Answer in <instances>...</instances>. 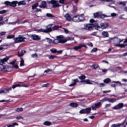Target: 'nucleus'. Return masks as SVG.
<instances>
[{
	"instance_id": "f257e3e1",
	"label": "nucleus",
	"mask_w": 127,
	"mask_h": 127,
	"mask_svg": "<svg viewBox=\"0 0 127 127\" xmlns=\"http://www.w3.org/2000/svg\"><path fill=\"white\" fill-rule=\"evenodd\" d=\"M9 58H10V57H6L3 59L0 60V70H1V71H8L7 69H8L9 67L3 64H4V62H6L7 61H8V59H9Z\"/></svg>"
},
{
	"instance_id": "f03ea898",
	"label": "nucleus",
	"mask_w": 127,
	"mask_h": 127,
	"mask_svg": "<svg viewBox=\"0 0 127 127\" xmlns=\"http://www.w3.org/2000/svg\"><path fill=\"white\" fill-rule=\"evenodd\" d=\"M53 24H50L47 26L46 29H41L37 30V32H44V33H48V32H51L52 31V26Z\"/></svg>"
},
{
	"instance_id": "7ed1b4c3",
	"label": "nucleus",
	"mask_w": 127,
	"mask_h": 127,
	"mask_svg": "<svg viewBox=\"0 0 127 127\" xmlns=\"http://www.w3.org/2000/svg\"><path fill=\"white\" fill-rule=\"evenodd\" d=\"M72 21L74 22H80L81 21H84L85 20V17L83 16L75 15L72 18Z\"/></svg>"
},
{
	"instance_id": "20e7f679",
	"label": "nucleus",
	"mask_w": 127,
	"mask_h": 127,
	"mask_svg": "<svg viewBox=\"0 0 127 127\" xmlns=\"http://www.w3.org/2000/svg\"><path fill=\"white\" fill-rule=\"evenodd\" d=\"M26 38L23 36L19 35L18 37L14 38L13 40L14 41V43H20L21 42H24V40H25Z\"/></svg>"
},
{
	"instance_id": "39448f33",
	"label": "nucleus",
	"mask_w": 127,
	"mask_h": 127,
	"mask_svg": "<svg viewBox=\"0 0 127 127\" xmlns=\"http://www.w3.org/2000/svg\"><path fill=\"white\" fill-rule=\"evenodd\" d=\"M4 4L6 5V6H12V7H15L16 4H17V1H12L10 2L9 1H5L4 2Z\"/></svg>"
},
{
	"instance_id": "423d86ee",
	"label": "nucleus",
	"mask_w": 127,
	"mask_h": 127,
	"mask_svg": "<svg viewBox=\"0 0 127 127\" xmlns=\"http://www.w3.org/2000/svg\"><path fill=\"white\" fill-rule=\"evenodd\" d=\"M63 38H64V36H59L57 37L56 39H55L53 43L54 44H58V43H64L63 42Z\"/></svg>"
},
{
	"instance_id": "0eeeda50",
	"label": "nucleus",
	"mask_w": 127,
	"mask_h": 127,
	"mask_svg": "<svg viewBox=\"0 0 127 127\" xmlns=\"http://www.w3.org/2000/svg\"><path fill=\"white\" fill-rule=\"evenodd\" d=\"M108 26H109V24L107 22L101 23L100 24V26L98 24H96L95 27L96 28H101L102 29H106L108 28Z\"/></svg>"
},
{
	"instance_id": "6e6552de",
	"label": "nucleus",
	"mask_w": 127,
	"mask_h": 127,
	"mask_svg": "<svg viewBox=\"0 0 127 127\" xmlns=\"http://www.w3.org/2000/svg\"><path fill=\"white\" fill-rule=\"evenodd\" d=\"M94 18H105V17H107V15L105 14H102V13L100 12H97L93 14Z\"/></svg>"
},
{
	"instance_id": "1a4fd4ad",
	"label": "nucleus",
	"mask_w": 127,
	"mask_h": 127,
	"mask_svg": "<svg viewBox=\"0 0 127 127\" xmlns=\"http://www.w3.org/2000/svg\"><path fill=\"white\" fill-rule=\"evenodd\" d=\"M102 107V103L101 102H97L95 103L94 105L91 106V109L93 111H97V109H100V108Z\"/></svg>"
},
{
	"instance_id": "9d476101",
	"label": "nucleus",
	"mask_w": 127,
	"mask_h": 127,
	"mask_svg": "<svg viewBox=\"0 0 127 127\" xmlns=\"http://www.w3.org/2000/svg\"><path fill=\"white\" fill-rule=\"evenodd\" d=\"M50 2L52 3V4H53V7L54 8L61 6V5L59 4V3H57V0H52L50 1Z\"/></svg>"
},
{
	"instance_id": "9b49d317",
	"label": "nucleus",
	"mask_w": 127,
	"mask_h": 127,
	"mask_svg": "<svg viewBox=\"0 0 127 127\" xmlns=\"http://www.w3.org/2000/svg\"><path fill=\"white\" fill-rule=\"evenodd\" d=\"M124 108V103H119L112 108L113 110H121Z\"/></svg>"
},
{
	"instance_id": "f8f14e48",
	"label": "nucleus",
	"mask_w": 127,
	"mask_h": 127,
	"mask_svg": "<svg viewBox=\"0 0 127 127\" xmlns=\"http://www.w3.org/2000/svg\"><path fill=\"white\" fill-rule=\"evenodd\" d=\"M96 25H94L93 24H86L84 26V29H86V30H90V29H92L93 27H95Z\"/></svg>"
},
{
	"instance_id": "ddd939ff",
	"label": "nucleus",
	"mask_w": 127,
	"mask_h": 127,
	"mask_svg": "<svg viewBox=\"0 0 127 127\" xmlns=\"http://www.w3.org/2000/svg\"><path fill=\"white\" fill-rule=\"evenodd\" d=\"M31 0H24L22 1H17L18 5H26V1L29 2Z\"/></svg>"
},
{
	"instance_id": "4468645a",
	"label": "nucleus",
	"mask_w": 127,
	"mask_h": 127,
	"mask_svg": "<svg viewBox=\"0 0 127 127\" xmlns=\"http://www.w3.org/2000/svg\"><path fill=\"white\" fill-rule=\"evenodd\" d=\"M80 83H86L88 85H93V83H95L94 81H91L89 79H86L80 81Z\"/></svg>"
},
{
	"instance_id": "2eb2a0df",
	"label": "nucleus",
	"mask_w": 127,
	"mask_h": 127,
	"mask_svg": "<svg viewBox=\"0 0 127 127\" xmlns=\"http://www.w3.org/2000/svg\"><path fill=\"white\" fill-rule=\"evenodd\" d=\"M31 38H32V39H33V40H40L41 38L38 35H36L35 34L34 35H32L30 36Z\"/></svg>"
},
{
	"instance_id": "dca6fc26",
	"label": "nucleus",
	"mask_w": 127,
	"mask_h": 127,
	"mask_svg": "<svg viewBox=\"0 0 127 127\" xmlns=\"http://www.w3.org/2000/svg\"><path fill=\"white\" fill-rule=\"evenodd\" d=\"M47 3L45 1H42L41 4L39 6L40 8H46L47 7Z\"/></svg>"
},
{
	"instance_id": "f3484780",
	"label": "nucleus",
	"mask_w": 127,
	"mask_h": 127,
	"mask_svg": "<svg viewBox=\"0 0 127 127\" xmlns=\"http://www.w3.org/2000/svg\"><path fill=\"white\" fill-rule=\"evenodd\" d=\"M64 17H65L66 20L67 21H72V18L70 16V14L69 13H66L64 15Z\"/></svg>"
},
{
	"instance_id": "a211bd4d",
	"label": "nucleus",
	"mask_w": 127,
	"mask_h": 127,
	"mask_svg": "<svg viewBox=\"0 0 127 127\" xmlns=\"http://www.w3.org/2000/svg\"><path fill=\"white\" fill-rule=\"evenodd\" d=\"M50 51L52 52V53H62V52H63L62 50L57 51L56 49L54 48L51 49Z\"/></svg>"
},
{
	"instance_id": "6ab92c4d",
	"label": "nucleus",
	"mask_w": 127,
	"mask_h": 127,
	"mask_svg": "<svg viewBox=\"0 0 127 127\" xmlns=\"http://www.w3.org/2000/svg\"><path fill=\"white\" fill-rule=\"evenodd\" d=\"M26 53V52L24 50H21V51H19L18 53V57H22V56H23L24 54Z\"/></svg>"
},
{
	"instance_id": "aec40b11",
	"label": "nucleus",
	"mask_w": 127,
	"mask_h": 127,
	"mask_svg": "<svg viewBox=\"0 0 127 127\" xmlns=\"http://www.w3.org/2000/svg\"><path fill=\"white\" fill-rule=\"evenodd\" d=\"M72 81L73 83L69 84V87H74V86L79 82V80L78 79H73Z\"/></svg>"
},
{
	"instance_id": "412c9836",
	"label": "nucleus",
	"mask_w": 127,
	"mask_h": 127,
	"mask_svg": "<svg viewBox=\"0 0 127 127\" xmlns=\"http://www.w3.org/2000/svg\"><path fill=\"white\" fill-rule=\"evenodd\" d=\"M69 40H74V38L71 37H67L65 39H63V42L65 43L67 42V41H69Z\"/></svg>"
},
{
	"instance_id": "4be33fe9",
	"label": "nucleus",
	"mask_w": 127,
	"mask_h": 127,
	"mask_svg": "<svg viewBox=\"0 0 127 127\" xmlns=\"http://www.w3.org/2000/svg\"><path fill=\"white\" fill-rule=\"evenodd\" d=\"M16 87H24L25 88H28V86H27V85L21 86L19 84L13 85H12V89H15V88H16Z\"/></svg>"
},
{
	"instance_id": "5701e85b",
	"label": "nucleus",
	"mask_w": 127,
	"mask_h": 127,
	"mask_svg": "<svg viewBox=\"0 0 127 127\" xmlns=\"http://www.w3.org/2000/svg\"><path fill=\"white\" fill-rule=\"evenodd\" d=\"M102 35L103 37H109V33L107 31H103L102 32Z\"/></svg>"
},
{
	"instance_id": "b1692460",
	"label": "nucleus",
	"mask_w": 127,
	"mask_h": 127,
	"mask_svg": "<svg viewBox=\"0 0 127 127\" xmlns=\"http://www.w3.org/2000/svg\"><path fill=\"white\" fill-rule=\"evenodd\" d=\"M85 114H90L92 111V108L89 107L84 109Z\"/></svg>"
},
{
	"instance_id": "393cba45",
	"label": "nucleus",
	"mask_w": 127,
	"mask_h": 127,
	"mask_svg": "<svg viewBox=\"0 0 127 127\" xmlns=\"http://www.w3.org/2000/svg\"><path fill=\"white\" fill-rule=\"evenodd\" d=\"M39 5V3H38V2H37L34 4H33L32 5V9L33 10H34V9H35V8H36V7H37V6H38Z\"/></svg>"
},
{
	"instance_id": "a878e982",
	"label": "nucleus",
	"mask_w": 127,
	"mask_h": 127,
	"mask_svg": "<svg viewBox=\"0 0 127 127\" xmlns=\"http://www.w3.org/2000/svg\"><path fill=\"white\" fill-rule=\"evenodd\" d=\"M86 47V46L80 45L78 46H75L73 48L74 50H78V49H81L83 47Z\"/></svg>"
},
{
	"instance_id": "bb28decb",
	"label": "nucleus",
	"mask_w": 127,
	"mask_h": 127,
	"mask_svg": "<svg viewBox=\"0 0 127 127\" xmlns=\"http://www.w3.org/2000/svg\"><path fill=\"white\" fill-rule=\"evenodd\" d=\"M69 106L72 108H76L78 107V104L76 103H70Z\"/></svg>"
},
{
	"instance_id": "cd10ccee",
	"label": "nucleus",
	"mask_w": 127,
	"mask_h": 127,
	"mask_svg": "<svg viewBox=\"0 0 127 127\" xmlns=\"http://www.w3.org/2000/svg\"><path fill=\"white\" fill-rule=\"evenodd\" d=\"M117 100H118V99H116V98H109V99H108V102H109V103H115V102L116 101H117Z\"/></svg>"
},
{
	"instance_id": "c85d7f7f",
	"label": "nucleus",
	"mask_w": 127,
	"mask_h": 127,
	"mask_svg": "<svg viewBox=\"0 0 127 127\" xmlns=\"http://www.w3.org/2000/svg\"><path fill=\"white\" fill-rule=\"evenodd\" d=\"M104 83H105V84H109V83H111V79L110 78H106L104 80Z\"/></svg>"
},
{
	"instance_id": "c756f323",
	"label": "nucleus",
	"mask_w": 127,
	"mask_h": 127,
	"mask_svg": "<svg viewBox=\"0 0 127 127\" xmlns=\"http://www.w3.org/2000/svg\"><path fill=\"white\" fill-rule=\"evenodd\" d=\"M20 66L21 67H22L24 66V60L22 59V58H20Z\"/></svg>"
},
{
	"instance_id": "7c9ffc66",
	"label": "nucleus",
	"mask_w": 127,
	"mask_h": 127,
	"mask_svg": "<svg viewBox=\"0 0 127 127\" xmlns=\"http://www.w3.org/2000/svg\"><path fill=\"white\" fill-rule=\"evenodd\" d=\"M59 29V25H55L52 27V31Z\"/></svg>"
},
{
	"instance_id": "2f4dec72",
	"label": "nucleus",
	"mask_w": 127,
	"mask_h": 127,
	"mask_svg": "<svg viewBox=\"0 0 127 127\" xmlns=\"http://www.w3.org/2000/svg\"><path fill=\"white\" fill-rule=\"evenodd\" d=\"M100 102H102V103H104L105 102H109V98L105 97L104 99L101 100Z\"/></svg>"
},
{
	"instance_id": "473e14b6",
	"label": "nucleus",
	"mask_w": 127,
	"mask_h": 127,
	"mask_svg": "<svg viewBox=\"0 0 127 127\" xmlns=\"http://www.w3.org/2000/svg\"><path fill=\"white\" fill-rule=\"evenodd\" d=\"M43 125L45 126H51V123L48 121H46L43 123Z\"/></svg>"
},
{
	"instance_id": "72a5a7b5",
	"label": "nucleus",
	"mask_w": 127,
	"mask_h": 127,
	"mask_svg": "<svg viewBox=\"0 0 127 127\" xmlns=\"http://www.w3.org/2000/svg\"><path fill=\"white\" fill-rule=\"evenodd\" d=\"M14 35H8L6 37L7 39H12V38L14 39Z\"/></svg>"
},
{
	"instance_id": "f704fd0d",
	"label": "nucleus",
	"mask_w": 127,
	"mask_h": 127,
	"mask_svg": "<svg viewBox=\"0 0 127 127\" xmlns=\"http://www.w3.org/2000/svg\"><path fill=\"white\" fill-rule=\"evenodd\" d=\"M79 79H80V80H85V79H86V76H85V75H82L80 76H79Z\"/></svg>"
},
{
	"instance_id": "c9c22d12",
	"label": "nucleus",
	"mask_w": 127,
	"mask_h": 127,
	"mask_svg": "<svg viewBox=\"0 0 127 127\" xmlns=\"http://www.w3.org/2000/svg\"><path fill=\"white\" fill-rule=\"evenodd\" d=\"M22 111H23V108H18L15 110V111L17 112H22Z\"/></svg>"
},
{
	"instance_id": "e433bc0d",
	"label": "nucleus",
	"mask_w": 127,
	"mask_h": 127,
	"mask_svg": "<svg viewBox=\"0 0 127 127\" xmlns=\"http://www.w3.org/2000/svg\"><path fill=\"white\" fill-rule=\"evenodd\" d=\"M46 16H47L48 17H55V16L53 15L51 13H47Z\"/></svg>"
},
{
	"instance_id": "4c0bfd02",
	"label": "nucleus",
	"mask_w": 127,
	"mask_h": 127,
	"mask_svg": "<svg viewBox=\"0 0 127 127\" xmlns=\"http://www.w3.org/2000/svg\"><path fill=\"white\" fill-rule=\"evenodd\" d=\"M46 40H47V42H48V43H52V42H53L52 41V39L49 38H46Z\"/></svg>"
},
{
	"instance_id": "58836bf2",
	"label": "nucleus",
	"mask_w": 127,
	"mask_h": 127,
	"mask_svg": "<svg viewBox=\"0 0 127 127\" xmlns=\"http://www.w3.org/2000/svg\"><path fill=\"white\" fill-rule=\"evenodd\" d=\"M119 4L120 5H124V6H126L127 3L126 2V1H121L119 2Z\"/></svg>"
},
{
	"instance_id": "ea45409f",
	"label": "nucleus",
	"mask_w": 127,
	"mask_h": 127,
	"mask_svg": "<svg viewBox=\"0 0 127 127\" xmlns=\"http://www.w3.org/2000/svg\"><path fill=\"white\" fill-rule=\"evenodd\" d=\"M97 51H98V48H93L91 51V53H94V52H97Z\"/></svg>"
},
{
	"instance_id": "a19ab883",
	"label": "nucleus",
	"mask_w": 127,
	"mask_h": 127,
	"mask_svg": "<svg viewBox=\"0 0 127 127\" xmlns=\"http://www.w3.org/2000/svg\"><path fill=\"white\" fill-rule=\"evenodd\" d=\"M66 1V0H59V2L61 4H64V3Z\"/></svg>"
},
{
	"instance_id": "79ce46f5",
	"label": "nucleus",
	"mask_w": 127,
	"mask_h": 127,
	"mask_svg": "<svg viewBox=\"0 0 127 127\" xmlns=\"http://www.w3.org/2000/svg\"><path fill=\"white\" fill-rule=\"evenodd\" d=\"M63 29H64V33H66V34L69 33V31L68 30V29L63 28Z\"/></svg>"
},
{
	"instance_id": "37998d69",
	"label": "nucleus",
	"mask_w": 127,
	"mask_h": 127,
	"mask_svg": "<svg viewBox=\"0 0 127 127\" xmlns=\"http://www.w3.org/2000/svg\"><path fill=\"white\" fill-rule=\"evenodd\" d=\"M48 86H49V83H47L46 84H43L42 85V88H47V87H48Z\"/></svg>"
},
{
	"instance_id": "c03bdc74",
	"label": "nucleus",
	"mask_w": 127,
	"mask_h": 127,
	"mask_svg": "<svg viewBox=\"0 0 127 127\" xmlns=\"http://www.w3.org/2000/svg\"><path fill=\"white\" fill-rule=\"evenodd\" d=\"M56 57H57V56L51 55L49 57V59H54V58H56Z\"/></svg>"
},
{
	"instance_id": "a18cd8bd",
	"label": "nucleus",
	"mask_w": 127,
	"mask_h": 127,
	"mask_svg": "<svg viewBox=\"0 0 127 127\" xmlns=\"http://www.w3.org/2000/svg\"><path fill=\"white\" fill-rule=\"evenodd\" d=\"M49 72H52V70L51 69H48L44 71V73H49Z\"/></svg>"
},
{
	"instance_id": "49530a36",
	"label": "nucleus",
	"mask_w": 127,
	"mask_h": 127,
	"mask_svg": "<svg viewBox=\"0 0 127 127\" xmlns=\"http://www.w3.org/2000/svg\"><path fill=\"white\" fill-rule=\"evenodd\" d=\"M94 68V69H97V68H99V65L98 64H94L93 66H92Z\"/></svg>"
},
{
	"instance_id": "de8ad7c7",
	"label": "nucleus",
	"mask_w": 127,
	"mask_h": 127,
	"mask_svg": "<svg viewBox=\"0 0 127 127\" xmlns=\"http://www.w3.org/2000/svg\"><path fill=\"white\" fill-rule=\"evenodd\" d=\"M31 56L32 57V58H36V57H37V54H32Z\"/></svg>"
},
{
	"instance_id": "09e8293b",
	"label": "nucleus",
	"mask_w": 127,
	"mask_h": 127,
	"mask_svg": "<svg viewBox=\"0 0 127 127\" xmlns=\"http://www.w3.org/2000/svg\"><path fill=\"white\" fill-rule=\"evenodd\" d=\"M6 11L5 10H2L0 11V14H3V13H5Z\"/></svg>"
},
{
	"instance_id": "8fccbe9b",
	"label": "nucleus",
	"mask_w": 127,
	"mask_h": 127,
	"mask_svg": "<svg viewBox=\"0 0 127 127\" xmlns=\"http://www.w3.org/2000/svg\"><path fill=\"white\" fill-rule=\"evenodd\" d=\"M6 32H1L0 33V36H3V35H5Z\"/></svg>"
},
{
	"instance_id": "3c124183",
	"label": "nucleus",
	"mask_w": 127,
	"mask_h": 127,
	"mask_svg": "<svg viewBox=\"0 0 127 127\" xmlns=\"http://www.w3.org/2000/svg\"><path fill=\"white\" fill-rule=\"evenodd\" d=\"M111 107V104H106L105 105V109H108V108Z\"/></svg>"
},
{
	"instance_id": "603ef678",
	"label": "nucleus",
	"mask_w": 127,
	"mask_h": 127,
	"mask_svg": "<svg viewBox=\"0 0 127 127\" xmlns=\"http://www.w3.org/2000/svg\"><path fill=\"white\" fill-rule=\"evenodd\" d=\"M79 114H85V109H82L79 111Z\"/></svg>"
},
{
	"instance_id": "864d4df0",
	"label": "nucleus",
	"mask_w": 127,
	"mask_h": 127,
	"mask_svg": "<svg viewBox=\"0 0 127 127\" xmlns=\"http://www.w3.org/2000/svg\"><path fill=\"white\" fill-rule=\"evenodd\" d=\"M13 68H16V69H18V65H17V64H13Z\"/></svg>"
},
{
	"instance_id": "5fc2aeb1",
	"label": "nucleus",
	"mask_w": 127,
	"mask_h": 127,
	"mask_svg": "<svg viewBox=\"0 0 127 127\" xmlns=\"http://www.w3.org/2000/svg\"><path fill=\"white\" fill-rule=\"evenodd\" d=\"M111 91H111V90L103 91V94H106V93H111Z\"/></svg>"
},
{
	"instance_id": "6e6d98bb",
	"label": "nucleus",
	"mask_w": 127,
	"mask_h": 127,
	"mask_svg": "<svg viewBox=\"0 0 127 127\" xmlns=\"http://www.w3.org/2000/svg\"><path fill=\"white\" fill-rule=\"evenodd\" d=\"M16 62V60H15L14 61H13L12 62L10 63V64H11L12 65H14Z\"/></svg>"
},
{
	"instance_id": "4d7b16f0",
	"label": "nucleus",
	"mask_w": 127,
	"mask_h": 127,
	"mask_svg": "<svg viewBox=\"0 0 127 127\" xmlns=\"http://www.w3.org/2000/svg\"><path fill=\"white\" fill-rule=\"evenodd\" d=\"M116 39L118 41H119V43H121V42H123V41H124V39L122 40V39H119V38H117Z\"/></svg>"
},
{
	"instance_id": "13d9d810",
	"label": "nucleus",
	"mask_w": 127,
	"mask_h": 127,
	"mask_svg": "<svg viewBox=\"0 0 127 127\" xmlns=\"http://www.w3.org/2000/svg\"><path fill=\"white\" fill-rule=\"evenodd\" d=\"M126 46L125 44H120V47H121V48H125L126 47Z\"/></svg>"
},
{
	"instance_id": "bf43d9fd",
	"label": "nucleus",
	"mask_w": 127,
	"mask_h": 127,
	"mask_svg": "<svg viewBox=\"0 0 127 127\" xmlns=\"http://www.w3.org/2000/svg\"><path fill=\"white\" fill-rule=\"evenodd\" d=\"M21 119H23V118L21 116H18L16 117V120H21Z\"/></svg>"
},
{
	"instance_id": "052dcab7",
	"label": "nucleus",
	"mask_w": 127,
	"mask_h": 127,
	"mask_svg": "<svg viewBox=\"0 0 127 127\" xmlns=\"http://www.w3.org/2000/svg\"><path fill=\"white\" fill-rule=\"evenodd\" d=\"M10 45H8V44H3L1 45V46H2V47H4V46H6V47H8V46H10Z\"/></svg>"
},
{
	"instance_id": "680f3d73",
	"label": "nucleus",
	"mask_w": 127,
	"mask_h": 127,
	"mask_svg": "<svg viewBox=\"0 0 127 127\" xmlns=\"http://www.w3.org/2000/svg\"><path fill=\"white\" fill-rule=\"evenodd\" d=\"M77 7L74 6L73 7L74 10L73 11V12H76L77 11Z\"/></svg>"
},
{
	"instance_id": "e2e57ef3",
	"label": "nucleus",
	"mask_w": 127,
	"mask_h": 127,
	"mask_svg": "<svg viewBox=\"0 0 127 127\" xmlns=\"http://www.w3.org/2000/svg\"><path fill=\"white\" fill-rule=\"evenodd\" d=\"M100 70H102V71L103 73H106V72H107L108 69H100Z\"/></svg>"
},
{
	"instance_id": "0e129e2a",
	"label": "nucleus",
	"mask_w": 127,
	"mask_h": 127,
	"mask_svg": "<svg viewBox=\"0 0 127 127\" xmlns=\"http://www.w3.org/2000/svg\"><path fill=\"white\" fill-rule=\"evenodd\" d=\"M39 11L41 12V9L39 8L36 9V12H39Z\"/></svg>"
},
{
	"instance_id": "69168bd1",
	"label": "nucleus",
	"mask_w": 127,
	"mask_h": 127,
	"mask_svg": "<svg viewBox=\"0 0 127 127\" xmlns=\"http://www.w3.org/2000/svg\"><path fill=\"white\" fill-rule=\"evenodd\" d=\"M111 16H117V14L116 13H112Z\"/></svg>"
},
{
	"instance_id": "338daca9",
	"label": "nucleus",
	"mask_w": 127,
	"mask_h": 127,
	"mask_svg": "<svg viewBox=\"0 0 127 127\" xmlns=\"http://www.w3.org/2000/svg\"><path fill=\"white\" fill-rule=\"evenodd\" d=\"M100 87H105V86H106V85L104 83H101L100 85H99Z\"/></svg>"
},
{
	"instance_id": "774afa93",
	"label": "nucleus",
	"mask_w": 127,
	"mask_h": 127,
	"mask_svg": "<svg viewBox=\"0 0 127 127\" xmlns=\"http://www.w3.org/2000/svg\"><path fill=\"white\" fill-rule=\"evenodd\" d=\"M111 127H117V125L113 124L112 125H111Z\"/></svg>"
}]
</instances>
